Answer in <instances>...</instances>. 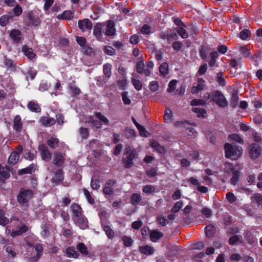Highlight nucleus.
Listing matches in <instances>:
<instances>
[{"label":"nucleus","mask_w":262,"mask_h":262,"mask_svg":"<svg viewBox=\"0 0 262 262\" xmlns=\"http://www.w3.org/2000/svg\"><path fill=\"white\" fill-rule=\"evenodd\" d=\"M150 146L160 153L164 154L166 151L165 148L160 145L159 143L156 141H151Z\"/></svg>","instance_id":"32"},{"label":"nucleus","mask_w":262,"mask_h":262,"mask_svg":"<svg viewBox=\"0 0 262 262\" xmlns=\"http://www.w3.org/2000/svg\"><path fill=\"white\" fill-rule=\"evenodd\" d=\"M226 198L230 203H233L236 201V197L232 192H227L226 193Z\"/></svg>","instance_id":"64"},{"label":"nucleus","mask_w":262,"mask_h":262,"mask_svg":"<svg viewBox=\"0 0 262 262\" xmlns=\"http://www.w3.org/2000/svg\"><path fill=\"white\" fill-rule=\"evenodd\" d=\"M225 156L232 160H236L240 157L242 154V148L240 146H232L229 143H226L224 146Z\"/></svg>","instance_id":"2"},{"label":"nucleus","mask_w":262,"mask_h":262,"mask_svg":"<svg viewBox=\"0 0 262 262\" xmlns=\"http://www.w3.org/2000/svg\"><path fill=\"white\" fill-rule=\"evenodd\" d=\"M63 180V171L61 169H59L54 172L51 182L55 184H58Z\"/></svg>","instance_id":"14"},{"label":"nucleus","mask_w":262,"mask_h":262,"mask_svg":"<svg viewBox=\"0 0 262 262\" xmlns=\"http://www.w3.org/2000/svg\"><path fill=\"white\" fill-rule=\"evenodd\" d=\"M142 198L140 194L135 193L130 196V203L133 205H138L140 204Z\"/></svg>","instance_id":"27"},{"label":"nucleus","mask_w":262,"mask_h":262,"mask_svg":"<svg viewBox=\"0 0 262 262\" xmlns=\"http://www.w3.org/2000/svg\"><path fill=\"white\" fill-rule=\"evenodd\" d=\"M133 75L134 76V78H132L133 84L137 91L141 90L142 88V83L141 81L136 78H138V77L136 76L135 74H134Z\"/></svg>","instance_id":"35"},{"label":"nucleus","mask_w":262,"mask_h":262,"mask_svg":"<svg viewBox=\"0 0 262 262\" xmlns=\"http://www.w3.org/2000/svg\"><path fill=\"white\" fill-rule=\"evenodd\" d=\"M9 168L6 166H3L0 164V182H4L10 177Z\"/></svg>","instance_id":"18"},{"label":"nucleus","mask_w":262,"mask_h":262,"mask_svg":"<svg viewBox=\"0 0 262 262\" xmlns=\"http://www.w3.org/2000/svg\"><path fill=\"white\" fill-rule=\"evenodd\" d=\"M78 25L82 31H84L85 30H91L92 28V22L89 19L79 20Z\"/></svg>","instance_id":"15"},{"label":"nucleus","mask_w":262,"mask_h":262,"mask_svg":"<svg viewBox=\"0 0 262 262\" xmlns=\"http://www.w3.org/2000/svg\"><path fill=\"white\" fill-rule=\"evenodd\" d=\"M73 220L82 229H85L88 227V221L84 215L75 218Z\"/></svg>","instance_id":"11"},{"label":"nucleus","mask_w":262,"mask_h":262,"mask_svg":"<svg viewBox=\"0 0 262 262\" xmlns=\"http://www.w3.org/2000/svg\"><path fill=\"white\" fill-rule=\"evenodd\" d=\"M65 154L55 152L53 155V163L57 167H62L65 161Z\"/></svg>","instance_id":"8"},{"label":"nucleus","mask_w":262,"mask_h":262,"mask_svg":"<svg viewBox=\"0 0 262 262\" xmlns=\"http://www.w3.org/2000/svg\"><path fill=\"white\" fill-rule=\"evenodd\" d=\"M205 232L207 236L211 237L215 232V228L211 225H207L206 227Z\"/></svg>","instance_id":"47"},{"label":"nucleus","mask_w":262,"mask_h":262,"mask_svg":"<svg viewBox=\"0 0 262 262\" xmlns=\"http://www.w3.org/2000/svg\"><path fill=\"white\" fill-rule=\"evenodd\" d=\"M137 157V151L129 145H125L122 162L125 167L130 168L134 165L133 160Z\"/></svg>","instance_id":"1"},{"label":"nucleus","mask_w":262,"mask_h":262,"mask_svg":"<svg viewBox=\"0 0 262 262\" xmlns=\"http://www.w3.org/2000/svg\"><path fill=\"white\" fill-rule=\"evenodd\" d=\"M116 181L115 180H107L105 183L104 187L103 188V192L105 194L111 195L113 192V187L116 184Z\"/></svg>","instance_id":"13"},{"label":"nucleus","mask_w":262,"mask_h":262,"mask_svg":"<svg viewBox=\"0 0 262 262\" xmlns=\"http://www.w3.org/2000/svg\"><path fill=\"white\" fill-rule=\"evenodd\" d=\"M31 247L35 250L36 255L35 256H32L29 258L28 261L29 262H36L41 256L43 253V247L41 244H35L34 245H30Z\"/></svg>","instance_id":"5"},{"label":"nucleus","mask_w":262,"mask_h":262,"mask_svg":"<svg viewBox=\"0 0 262 262\" xmlns=\"http://www.w3.org/2000/svg\"><path fill=\"white\" fill-rule=\"evenodd\" d=\"M40 122L42 124L46 126H51L53 125L56 122L54 119L46 116L41 117L40 119Z\"/></svg>","instance_id":"23"},{"label":"nucleus","mask_w":262,"mask_h":262,"mask_svg":"<svg viewBox=\"0 0 262 262\" xmlns=\"http://www.w3.org/2000/svg\"><path fill=\"white\" fill-rule=\"evenodd\" d=\"M239 36L243 40L247 39L250 36V32L248 30L244 29L241 32Z\"/></svg>","instance_id":"58"},{"label":"nucleus","mask_w":262,"mask_h":262,"mask_svg":"<svg viewBox=\"0 0 262 262\" xmlns=\"http://www.w3.org/2000/svg\"><path fill=\"white\" fill-rule=\"evenodd\" d=\"M239 176V172L238 170L234 172V173H232V177L231 178L230 180L231 183L233 185H235L237 182L238 181V178Z\"/></svg>","instance_id":"51"},{"label":"nucleus","mask_w":262,"mask_h":262,"mask_svg":"<svg viewBox=\"0 0 262 262\" xmlns=\"http://www.w3.org/2000/svg\"><path fill=\"white\" fill-rule=\"evenodd\" d=\"M140 251L146 255H151L155 252V249L150 246L145 245L140 247Z\"/></svg>","instance_id":"25"},{"label":"nucleus","mask_w":262,"mask_h":262,"mask_svg":"<svg viewBox=\"0 0 262 262\" xmlns=\"http://www.w3.org/2000/svg\"><path fill=\"white\" fill-rule=\"evenodd\" d=\"M60 18L63 19H72L73 14L71 11H65L61 15Z\"/></svg>","instance_id":"53"},{"label":"nucleus","mask_w":262,"mask_h":262,"mask_svg":"<svg viewBox=\"0 0 262 262\" xmlns=\"http://www.w3.org/2000/svg\"><path fill=\"white\" fill-rule=\"evenodd\" d=\"M37 168L36 164L32 163L29 165L27 167L19 170L18 174L19 175H23L25 174H31L34 172Z\"/></svg>","instance_id":"19"},{"label":"nucleus","mask_w":262,"mask_h":262,"mask_svg":"<svg viewBox=\"0 0 262 262\" xmlns=\"http://www.w3.org/2000/svg\"><path fill=\"white\" fill-rule=\"evenodd\" d=\"M261 149L260 146L256 143H252L249 147V156L252 159H257L260 155Z\"/></svg>","instance_id":"7"},{"label":"nucleus","mask_w":262,"mask_h":262,"mask_svg":"<svg viewBox=\"0 0 262 262\" xmlns=\"http://www.w3.org/2000/svg\"><path fill=\"white\" fill-rule=\"evenodd\" d=\"M71 208L73 213V220L83 215L82 213V209L79 204L77 203H73L71 205Z\"/></svg>","instance_id":"12"},{"label":"nucleus","mask_w":262,"mask_h":262,"mask_svg":"<svg viewBox=\"0 0 262 262\" xmlns=\"http://www.w3.org/2000/svg\"><path fill=\"white\" fill-rule=\"evenodd\" d=\"M163 234L157 230H152L150 233V240L153 242H157L160 238L163 237Z\"/></svg>","instance_id":"26"},{"label":"nucleus","mask_w":262,"mask_h":262,"mask_svg":"<svg viewBox=\"0 0 262 262\" xmlns=\"http://www.w3.org/2000/svg\"><path fill=\"white\" fill-rule=\"evenodd\" d=\"M122 240L123 242L124 245L126 247L130 246L133 243L132 238L127 236H123L122 237Z\"/></svg>","instance_id":"54"},{"label":"nucleus","mask_w":262,"mask_h":262,"mask_svg":"<svg viewBox=\"0 0 262 262\" xmlns=\"http://www.w3.org/2000/svg\"><path fill=\"white\" fill-rule=\"evenodd\" d=\"M116 33V29L115 28V24L113 20H108L107 21L106 30L105 34L107 36H113Z\"/></svg>","instance_id":"20"},{"label":"nucleus","mask_w":262,"mask_h":262,"mask_svg":"<svg viewBox=\"0 0 262 262\" xmlns=\"http://www.w3.org/2000/svg\"><path fill=\"white\" fill-rule=\"evenodd\" d=\"M198 84L196 86L191 88V93L197 94L200 91L203 90L205 88V80L202 78H199L197 80Z\"/></svg>","instance_id":"17"},{"label":"nucleus","mask_w":262,"mask_h":262,"mask_svg":"<svg viewBox=\"0 0 262 262\" xmlns=\"http://www.w3.org/2000/svg\"><path fill=\"white\" fill-rule=\"evenodd\" d=\"M251 199L252 203L256 204L258 207L262 206V195L260 193L252 194Z\"/></svg>","instance_id":"28"},{"label":"nucleus","mask_w":262,"mask_h":262,"mask_svg":"<svg viewBox=\"0 0 262 262\" xmlns=\"http://www.w3.org/2000/svg\"><path fill=\"white\" fill-rule=\"evenodd\" d=\"M159 72L163 76H165L168 73V65L167 63H163L159 67Z\"/></svg>","instance_id":"44"},{"label":"nucleus","mask_w":262,"mask_h":262,"mask_svg":"<svg viewBox=\"0 0 262 262\" xmlns=\"http://www.w3.org/2000/svg\"><path fill=\"white\" fill-rule=\"evenodd\" d=\"M24 21L26 25L34 27L39 26L41 22L38 16L35 15L32 12L28 13Z\"/></svg>","instance_id":"4"},{"label":"nucleus","mask_w":262,"mask_h":262,"mask_svg":"<svg viewBox=\"0 0 262 262\" xmlns=\"http://www.w3.org/2000/svg\"><path fill=\"white\" fill-rule=\"evenodd\" d=\"M177 83V81L176 80H171L168 84V88L167 89V91L169 93L172 92L176 88V84Z\"/></svg>","instance_id":"59"},{"label":"nucleus","mask_w":262,"mask_h":262,"mask_svg":"<svg viewBox=\"0 0 262 262\" xmlns=\"http://www.w3.org/2000/svg\"><path fill=\"white\" fill-rule=\"evenodd\" d=\"M40 151L41 158L45 161H49L51 159L52 154L47 146L45 144H40L38 147Z\"/></svg>","instance_id":"9"},{"label":"nucleus","mask_w":262,"mask_h":262,"mask_svg":"<svg viewBox=\"0 0 262 262\" xmlns=\"http://www.w3.org/2000/svg\"><path fill=\"white\" fill-rule=\"evenodd\" d=\"M207 47L205 46H202L199 50V54L200 57L202 59H206L207 57L206 53L207 52Z\"/></svg>","instance_id":"57"},{"label":"nucleus","mask_w":262,"mask_h":262,"mask_svg":"<svg viewBox=\"0 0 262 262\" xmlns=\"http://www.w3.org/2000/svg\"><path fill=\"white\" fill-rule=\"evenodd\" d=\"M6 252L10 254L12 258H14L16 256V253L15 250L14 246L13 245L8 246L6 249Z\"/></svg>","instance_id":"46"},{"label":"nucleus","mask_w":262,"mask_h":262,"mask_svg":"<svg viewBox=\"0 0 262 262\" xmlns=\"http://www.w3.org/2000/svg\"><path fill=\"white\" fill-rule=\"evenodd\" d=\"M103 71L104 77L109 78L112 75V65L110 63L104 64L103 66Z\"/></svg>","instance_id":"31"},{"label":"nucleus","mask_w":262,"mask_h":262,"mask_svg":"<svg viewBox=\"0 0 262 262\" xmlns=\"http://www.w3.org/2000/svg\"><path fill=\"white\" fill-rule=\"evenodd\" d=\"M19 159V154L16 151L12 152L8 158V162L14 165L17 163Z\"/></svg>","instance_id":"29"},{"label":"nucleus","mask_w":262,"mask_h":262,"mask_svg":"<svg viewBox=\"0 0 262 262\" xmlns=\"http://www.w3.org/2000/svg\"><path fill=\"white\" fill-rule=\"evenodd\" d=\"M212 101L215 102L221 107H226L228 105V102L223 94L219 91H215L212 94Z\"/></svg>","instance_id":"3"},{"label":"nucleus","mask_w":262,"mask_h":262,"mask_svg":"<svg viewBox=\"0 0 262 262\" xmlns=\"http://www.w3.org/2000/svg\"><path fill=\"white\" fill-rule=\"evenodd\" d=\"M28 228L27 226L23 225L17 230H14L11 232V235L12 237H15L23 234L24 233L27 232Z\"/></svg>","instance_id":"24"},{"label":"nucleus","mask_w":262,"mask_h":262,"mask_svg":"<svg viewBox=\"0 0 262 262\" xmlns=\"http://www.w3.org/2000/svg\"><path fill=\"white\" fill-rule=\"evenodd\" d=\"M157 221L162 226H165L168 223V221L163 215H159L157 217Z\"/></svg>","instance_id":"61"},{"label":"nucleus","mask_w":262,"mask_h":262,"mask_svg":"<svg viewBox=\"0 0 262 262\" xmlns=\"http://www.w3.org/2000/svg\"><path fill=\"white\" fill-rule=\"evenodd\" d=\"M22 51L24 54L30 60L33 59L36 56L33 52V49L29 48L27 46H24L22 48Z\"/></svg>","instance_id":"22"},{"label":"nucleus","mask_w":262,"mask_h":262,"mask_svg":"<svg viewBox=\"0 0 262 262\" xmlns=\"http://www.w3.org/2000/svg\"><path fill=\"white\" fill-rule=\"evenodd\" d=\"M159 36L160 38L167 40L169 44L171 42V39L177 40L178 38L177 34L174 32H172L171 31L170 33L168 31L161 32L159 33Z\"/></svg>","instance_id":"10"},{"label":"nucleus","mask_w":262,"mask_h":262,"mask_svg":"<svg viewBox=\"0 0 262 262\" xmlns=\"http://www.w3.org/2000/svg\"><path fill=\"white\" fill-rule=\"evenodd\" d=\"M183 203L182 201L176 202L171 209V212L173 213L178 212L183 207Z\"/></svg>","instance_id":"43"},{"label":"nucleus","mask_w":262,"mask_h":262,"mask_svg":"<svg viewBox=\"0 0 262 262\" xmlns=\"http://www.w3.org/2000/svg\"><path fill=\"white\" fill-rule=\"evenodd\" d=\"M59 141L56 138L51 137L47 141V144L52 148H56L59 144Z\"/></svg>","instance_id":"36"},{"label":"nucleus","mask_w":262,"mask_h":262,"mask_svg":"<svg viewBox=\"0 0 262 262\" xmlns=\"http://www.w3.org/2000/svg\"><path fill=\"white\" fill-rule=\"evenodd\" d=\"M236 48L241 52V53L245 57H247L250 55V49L247 46L237 45L236 46Z\"/></svg>","instance_id":"30"},{"label":"nucleus","mask_w":262,"mask_h":262,"mask_svg":"<svg viewBox=\"0 0 262 262\" xmlns=\"http://www.w3.org/2000/svg\"><path fill=\"white\" fill-rule=\"evenodd\" d=\"M66 253L69 257L77 258L79 257V254L73 248L69 247L66 250Z\"/></svg>","instance_id":"39"},{"label":"nucleus","mask_w":262,"mask_h":262,"mask_svg":"<svg viewBox=\"0 0 262 262\" xmlns=\"http://www.w3.org/2000/svg\"><path fill=\"white\" fill-rule=\"evenodd\" d=\"M77 250L83 255H86L88 254V250L87 247L83 243H78L77 245Z\"/></svg>","instance_id":"38"},{"label":"nucleus","mask_w":262,"mask_h":262,"mask_svg":"<svg viewBox=\"0 0 262 262\" xmlns=\"http://www.w3.org/2000/svg\"><path fill=\"white\" fill-rule=\"evenodd\" d=\"M32 196V191L30 190H24L21 191L17 196V200L19 203L24 204L28 201Z\"/></svg>","instance_id":"6"},{"label":"nucleus","mask_w":262,"mask_h":262,"mask_svg":"<svg viewBox=\"0 0 262 262\" xmlns=\"http://www.w3.org/2000/svg\"><path fill=\"white\" fill-rule=\"evenodd\" d=\"M176 31L178 34L184 39H186L188 37L189 34L186 30L183 28V27H178L176 29Z\"/></svg>","instance_id":"40"},{"label":"nucleus","mask_w":262,"mask_h":262,"mask_svg":"<svg viewBox=\"0 0 262 262\" xmlns=\"http://www.w3.org/2000/svg\"><path fill=\"white\" fill-rule=\"evenodd\" d=\"M80 136L82 139H86L89 136V129L87 128L80 127L79 128Z\"/></svg>","instance_id":"48"},{"label":"nucleus","mask_w":262,"mask_h":262,"mask_svg":"<svg viewBox=\"0 0 262 262\" xmlns=\"http://www.w3.org/2000/svg\"><path fill=\"white\" fill-rule=\"evenodd\" d=\"M28 108L32 112L36 113L40 112L41 108L38 104L34 101H30L28 104Z\"/></svg>","instance_id":"33"},{"label":"nucleus","mask_w":262,"mask_h":262,"mask_svg":"<svg viewBox=\"0 0 262 262\" xmlns=\"http://www.w3.org/2000/svg\"><path fill=\"white\" fill-rule=\"evenodd\" d=\"M93 34L99 40L101 39L102 36V27L100 24H97L94 27Z\"/></svg>","instance_id":"34"},{"label":"nucleus","mask_w":262,"mask_h":262,"mask_svg":"<svg viewBox=\"0 0 262 262\" xmlns=\"http://www.w3.org/2000/svg\"><path fill=\"white\" fill-rule=\"evenodd\" d=\"M192 111L197 114L198 117H204V115L206 113V111L204 109L195 107L192 109Z\"/></svg>","instance_id":"52"},{"label":"nucleus","mask_w":262,"mask_h":262,"mask_svg":"<svg viewBox=\"0 0 262 262\" xmlns=\"http://www.w3.org/2000/svg\"><path fill=\"white\" fill-rule=\"evenodd\" d=\"M103 230L105 231L107 236L111 239L114 237L115 233L114 231L111 228L110 226L106 225L103 227Z\"/></svg>","instance_id":"41"},{"label":"nucleus","mask_w":262,"mask_h":262,"mask_svg":"<svg viewBox=\"0 0 262 262\" xmlns=\"http://www.w3.org/2000/svg\"><path fill=\"white\" fill-rule=\"evenodd\" d=\"M136 68V71L139 74L144 73L146 76H148L151 74L150 70L144 69V64L142 61H138L137 63Z\"/></svg>","instance_id":"16"},{"label":"nucleus","mask_w":262,"mask_h":262,"mask_svg":"<svg viewBox=\"0 0 262 262\" xmlns=\"http://www.w3.org/2000/svg\"><path fill=\"white\" fill-rule=\"evenodd\" d=\"M235 169L233 165L230 162H226L225 163L224 171L228 173H234V172L237 171Z\"/></svg>","instance_id":"37"},{"label":"nucleus","mask_w":262,"mask_h":262,"mask_svg":"<svg viewBox=\"0 0 262 262\" xmlns=\"http://www.w3.org/2000/svg\"><path fill=\"white\" fill-rule=\"evenodd\" d=\"M11 17L7 15H4L0 18V24L4 27L7 25L9 21V19Z\"/></svg>","instance_id":"56"},{"label":"nucleus","mask_w":262,"mask_h":262,"mask_svg":"<svg viewBox=\"0 0 262 262\" xmlns=\"http://www.w3.org/2000/svg\"><path fill=\"white\" fill-rule=\"evenodd\" d=\"M190 104L192 106L205 105L206 102L203 99H193L191 100Z\"/></svg>","instance_id":"62"},{"label":"nucleus","mask_w":262,"mask_h":262,"mask_svg":"<svg viewBox=\"0 0 262 262\" xmlns=\"http://www.w3.org/2000/svg\"><path fill=\"white\" fill-rule=\"evenodd\" d=\"M9 220L4 216V211L0 210V225L5 226L8 224Z\"/></svg>","instance_id":"55"},{"label":"nucleus","mask_w":262,"mask_h":262,"mask_svg":"<svg viewBox=\"0 0 262 262\" xmlns=\"http://www.w3.org/2000/svg\"><path fill=\"white\" fill-rule=\"evenodd\" d=\"M23 127V123L21 121V118L20 116L16 115L13 121V129L16 133H19Z\"/></svg>","instance_id":"21"},{"label":"nucleus","mask_w":262,"mask_h":262,"mask_svg":"<svg viewBox=\"0 0 262 262\" xmlns=\"http://www.w3.org/2000/svg\"><path fill=\"white\" fill-rule=\"evenodd\" d=\"M143 192L145 193H151L155 191L156 188L154 186L151 185H147L143 188Z\"/></svg>","instance_id":"50"},{"label":"nucleus","mask_w":262,"mask_h":262,"mask_svg":"<svg viewBox=\"0 0 262 262\" xmlns=\"http://www.w3.org/2000/svg\"><path fill=\"white\" fill-rule=\"evenodd\" d=\"M20 32L17 30H13L10 33V36L15 41L18 42L20 41Z\"/></svg>","instance_id":"45"},{"label":"nucleus","mask_w":262,"mask_h":262,"mask_svg":"<svg viewBox=\"0 0 262 262\" xmlns=\"http://www.w3.org/2000/svg\"><path fill=\"white\" fill-rule=\"evenodd\" d=\"M228 138L230 140L235 141L240 144L244 143V140L238 135L230 134L229 135Z\"/></svg>","instance_id":"49"},{"label":"nucleus","mask_w":262,"mask_h":262,"mask_svg":"<svg viewBox=\"0 0 262 262\" xmlns=\"http://www.w3.org/2000/svg\"><path fill=\"white\" fill-rule=\"evenodd\" d=\"M96 117L99 119V121L103 123L105 125H108L109 124V120L108 119L102 115L101 113L98 112L96 113Z\"/></svg>","instance_id":"42"},{"label":"nucleus","mask_w":262,"mask_h":262,"mask_svg":"<svg viewBox=\"0 0 262 262\" xmlns=\"http://www.w3.org/2000/svg\"><path fill=\"white\" fill-rule=\"evenodd\" d=\"M5 65L9 68H10L11 70L14 71L15 69V66L13 63V61L8 58H6L5 60Z\"/></svg>","instance_id":"63"},{"label":"nucleus","mask_w":262,"mask_h":262,"mask_svg":"<svg viewBox=\"0 0 262 262\" xmlns=\"http://www.w3.org/2000/svg\"><path fill=\"white\" fill-rule=\"evenodd\" d=\"M172 117V111L169 108H166L164 114V119L166 121H170Z\"/></svg>","instance_id":"60"}]
</instances>
